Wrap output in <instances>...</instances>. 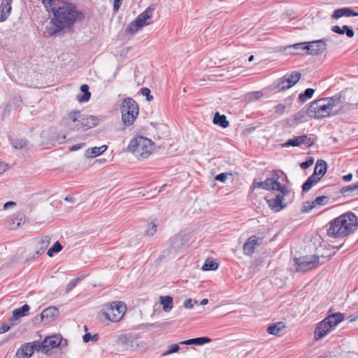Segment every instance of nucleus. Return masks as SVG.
<instances>
[{
	"mask_svg": "<svg viewBox=\"0 0 358 358\" xmlns=\"http://www.w3.org/2000/svg\"><path fill=\"white\" fill-rule=\"evenodd\" d=\"M185 244V236L178 234L173 236L169 240L170 252H177L182 250Z\"/></svg>",
	"mask_w": 358,
	"mask_h": 358,
	"instance_id": "16",
	"label": "nucleus"
},
{
	"mask_svg": "<svg viewBox=\"0 0 358 358\" xmlns=\"http://www.w3.org/2000/svg\"><path fill=\"white\" fill-rule=\"evenodd\" d=\"M286 191L284 192H280L275 196L273 199H268L266 197V200L268 206L275 211H280L281 209L285 208V205L282 204V201L284 200V196L286 195Z\"/></svg>",
	"mask_w": 358,
	"mask_h": 358,
	"instance_id": "17",
	"label": "nucleus"
},
{
	"mask_svg": "<svg viewBox=\"0 0 358 358\" xmlns=\"http://www.w3.org/2000/svg\"><path fill=\"white\" fill-rule=\"evenodd\" d=\"M345 102V97L341 94L332 97L320 99L312 103L308 113L317 119H321L339 113Z\"/></svg>",
	"mask_w": 358,
	"mask_h": 358,
	"instance_id": "1",
	"label": "nucleus"
},
{
	"mask_svg": "<svg viewBox=\"0 0 358 358\" xmlns=\"http://www.w3.org/2000/svg\"><path fill=\"white\" fill-rule=\"evenodd\" d=\"M325 50V46H283L280 52L285 55H317Z\"/></svg>",
	"mask_w": 358,
	"mask_h": 358,
	"instance_id": "8",
	"label": "nucleus"
},
{
	"mask_svg": "<svg viewBox=\"0 0 358 358\" xmlns=\"http://www.w3.org/2000/svg\"><path fill=\"white\" fill-rule=\"evenodd\" d=\"M122 3V0H114L113 9L115 11H117Z\"/></svg>",
	"mask_w": 358,
	"mask_h": 358,
	"instance_id": "54",
	"label": "nucleus"
},
{
	"mask_svg": "<svg viewBox=\"0 0 358 358\" xmlns=\"http://www.w3.org/2000/svg\"><path fill=\"white\" fill-rule=\"evenodd\" d=\"M301 73L298 71H293L285 74L278 81L277 88L278 91H285L294 86L301 78Z\"/></svg>",
	"mask_w": 358,
	"mask_h": 358,
	"instance_id": "12",
	"label": "nucleus"
},
{
	"mask_svg": "<svg viewBox=\"0 0 358 358\" xmlns=\"http://www.w3.org/2000/svg\"><path fill=\"white\" fill-rule=\"evenodd\" d=\"M296 269L306 272L319 266V257L315 255L300 257L295 259Z\"/></svg>",
	"mask_w": 358,
	"mask_h": 358,
	"instance_id": "11",
	"label": "nucleus"
},
{
	"mask_svg": "<svg viewBox=\"0 0 358 358\" xmlns=\"http://www.w3.org/2000/svg\"><path fill=\"white\" fill-rule=\"evenodd\" d=\"M99 119L95 116L90 115V116H84L83 115L81 119L80 126L78 125L77 127H73V129H76L77 130H83L86 131L89 129H91L94 127H96L99 124Z\"/></svg>",
	"mask_w": 358,
	"mask_h": 358,
	"instance_id": "15",
	"label": "nucleus"
},
{
	"mask_svg": "<svg viewBox=\"0 0 358 358\" xmlns=\"http://www.w3.org/2000/svg\"><path fill=\"white\" fill-rule=\"evenodd\" d=\"M343 180L346 182H349L352 180V173H349V174H347L345 176H344L343 177Z\"/></svg>",
	"mask_w": 358,
	"mask_h": 358,
	"instance_id": "59",
	"label": "nucleus"
},
{
	"mask_svg": "<svg viewBox=\"0 0 358 358\" xmlns=\"http://www.w3.org/2000/svg\"><path fill=\"white\" fill-rule=\"evenodd\" d=\"M129 51V48L126 46H115L112 52L117 58L124 59Z\"/></svg>",
	"mask_w": 358,
	"mask_h": 358,
	"instance_id": "33",
	"label": "nucleus"
},
{
	"mask_svg": "<svg viewBox=\"0 0 358 358\" xmlns=\"http://www.w3.org/2000/svg\"><path fill=\"white\" fill-rule=\"evenodd\" d=\"M262 242V238L257 236H252L248 238L243 245L244 255L251 256L254 253L256 247L260 245Z\"/></svg>",
	"mask_w": 358,
	"mask_h": 358,
	"instance_id": "13",
	"label": "nucleus"
},
{
	"mask_svg": "<svg viewBox=\"0 0 358 358\" xmlns=\"http://www.w3.org/2000/svg\"><path fill=\"white\" fill-rule=\"evenodd\" d=\"M179 350H180V347H179L178 344H172L169 346V349L167 351H166L162 354V356L165 357L169 355L176 353V352H178Z\"/></svg>",
	"mask_w": 358,
	"mask_h": 358,
	"instance_id": "41",
	"label": "nucleus"
},
{
	"mask_svg": "<svg viewBox=\"0 0 358 358\" xmlns=\"http://www.w3.org/2000/svg\"><path fill=\"white\" fill-rule=\"evenodd\" d=\"M356 17L358 16V13L352 10L350 8L344 7L336 9L334 11L331 17L334 19H338L341 17Z\"/></svg>",
	"mask_w": 358,
	"mask_h": 358,
	"instance_id": "21",
	"label": "nucleus"
},
{
	"mask_svg": "<svg viewBox=\"0 0 358 358\" xmlns=\"http://www.w3.org/2000/svg\"><path fill=\"white\" fill-rule=\"evenodd\" d=\"M213 122L215 125H219L222 128H227L229 126V122L224 115H220L216 112L214 115Z\"/></svg>",
	"mask_w": 358,
	"mask_h": 358,
	"instance_id": "29",
	"label": "nucleus"
},
{
	"mask_svg": "<svg viewBox=\"0 0 358 358\" xmlns=\"http://www.w3.org/2000/svg\"><path fill=\"white\" fill-rule=\"evenodd\" d=\"M16 219L19 220V222L17 223V226L19 227L22 224H24L23 215H22V214L16 215Z\"/></svg>",
	"mask_w": 358,
	"mask_h": 358,
	"instance_id": "57",
	"label": "nucleus"
},
{
	"mask_svg": "<svg viewBox=\"0 0 358 358\" xmlns=\"http://www.w3.org/2000/svg\"><path fill=\"white\" fill-rule=\"evenodd\" d=\"M315 207V206L313 204V201L312 202L307 201V202L303 203L302 211L307 213V212L310 211Z\"/></svg>",
	"mask_w": 358,
	"mask_h": 358,
	"instance_id": "49",
	"label": "nucleus"
},
{
	"mask_svg": "<svg viewBox=\"0 0 358 358\" xmlns=\"http://www.w3.org/2000/svg\"><path fill=\"white\" fill-rule=\"evenodd\" d=\"M210 341H211V339L208 337H198V338H191L189 340L181 341L180 343V344L202 345L203 344L208 343Z\"/></svg>",
	"mask_w": 358,
	"mask_h": 358,
	"instance_id": "26",
	"label": "nucleus"
},
{
	"mask_svg": "<svg viewBox=\"0 0 358 358\" xmlns=\"http://www.w3.org/2000/svg\"><path fill=\"white\" fill-rule=\"evenodd\" d=\"M315 90L312 88H307L303 93H301L299 96V99L301 102H305L308 99L313 96Z\"/></svg>",
	"mask_w": 358,
	"mask_h": 358,
	"instance_id": "36",
	"label": "nucleus"
},
{
	"mask_svg": "<svg viewBox=\"0 0 358 358\" xmlns=\"http://www.w3.org/2000/svg\"><path fill=\"white\" fill-rule=\"evenodd\" d=\"M357 227V219L352 213H345L330 222L328 236L334 238L344 237L353 233Z\"/></svg>",
	"mask_w": 358,
	"mask_h": 358,
	"instance_id": "2",
	"label": "nucleus"
},
{
	"mask_svg": "<svg viewBox=\"0 0 358 358\" xmlns=\"http://www.w3.org/2000/svg\"><path fill=\"white\" fill-rule=\"evenodd\" d=\"M85 145V143L74 145L69 148V151H71V152L76 151V150L83 148Z\"/></svg>",
	"mask_w": 358,
	"mask_h": 358,
	"instance_id": "53",
	"label": "nucleus"
},
{
	"mask_svg": "<svg viewBox=\"0 0 358 358\" xmlns=\"http://www.w3.org/2000/svg\"><path fill=\"white\" fill-rule=\"evenodd\" d=\"M15 203L13 202V201H8L6 202L4 205H3V208L4 209H6L8 208V206H15Z\"/></svg>",
	"mask_w": 358,
	"mask_h": 358,
	"instance_id": "60",
	"label": "nucleus"
},
{
	"mask_svg": "<svg viewBox=\"0 0 358 358\" xmlns=\"http://www.w3.org/2000/svg\"><path fill=\"white\" fill-rule=\"evenodd\" d=\"M229 176H231V174L228 173H222L217 175L215 178L216 180L224 182Z\"/></svg>",
	"mask_w": 358,
	"mask_h": 358,
	"instance_id": "50",
	"label": "nucleus"
},
{
	"mask_svg": "<svg viewBox=\"0 0 358 358\" xmlns=\"http://www.w3.org/2000/svg\"><path fill=\"white\" fill-rule=\"evenodd\" d=\"M10 329V326L8 323H5V324H2L1 327H0V334H4V333L8 331Z\"/></svg>",
	"mask_w": 358,
	"mask_h": 358,
	"instance_id": "51",
	"label": "nucleus"
},
{
	"mask_svg": "<svg viewBox=\"0 0 358 358\" xmlns=\"http://www.w3.org/2000/svg\"><path fill=\"white\" fill-rule=\"evenodd\" d=\"M107 148L108 146L106 145H101L100 147H94L92 148H89L85 151V156L87 158L96 157L103 153L107 150Z\"/></svg>",
	"mask_w": 358,
	"mask_h": 358,
	"instance_id": "24",
	"label": "nucleus"
},
{
	"mask_svg": "<svg viewBox=\"0 0 358 358\" xmlns=\"http://www.w3.org/2000/svg\"><path fill=\"white\" fill-rule=\"evenodd\" d=\"M83 115L79 111H71L69 113L67 118L72 122H80Z\"/></svg>",
	"mask_w": 358,
	"mask_h": 358,
	"instance_id": "37",
	"label": "nucleus"
},
{
	"mask_svg": "<svg viewBox=\"0 0 358 358\" xmlns=\"http://www.w3.org/2000/svg\"><path fill=\"white\" fill-rule=\"evenodd\" d=\"M279 176L278 174H275L271 178H266L263 182H256L252 183V188H262L268 191H278L280 192H284L286 190V187L281 185L278 181Z\"/></svg>",
	"mask_w": 358,
	"mask_h": 358,
	"instance_id": "10",
	"label": "nucleus"
},
{
	"mask_svg": "<svg viewBox=\"0 0 358 358\" xmlns=\"http://www.w3.org/2000/svg\"><path fill=\"white\" fill-rule=\"evenodd\" d=\"M275 112L278 113H282L283 111L285 110V106L283 105V104H278L275 107Z\"/></svg>",
	"mask_w": 358,
	"mask_h": 358,
	"instance_id": "55",
	"label": "nucleus"
},
{
	"mask_svg": "<svg viewBox=\"0 0 358 358\" xmlns=\"http://www.w3.org/2000/svg\"><path fill=\"white\" fill-rule=\"evenodd\" d=\"M63 247L59 241H56L52 247L48 250V255L52 257L54 252H59L62 250Z\"/></svg>",
	"mask_w": 358,
	"mask_h": 358,
	"instance_id": "40",
	"label": "nucleus"
},
{
	"mask_svg": "<svg viewBox=\"0 0 358 358\" xmlns=\"http://www.w3.org/2000/svg\"><path fill=\"white\" fill-rule=\"evenodd\" d=\"M314 184L315 183L312 181V180L308 178L306 181L302 185L303 192H307Z\"/></svg>",
	"mask_w": 358,
	"mask_h": 358,
	"instance_id": "46",
	"label": "nucleus"
},
{
	"mask_svg": "<svg viewBox=\"0 0 358 358\" xmlns=\"http://www.w3.org/2000/svg\"><path fill=\"white\" fill-rule=\"evenodd\" d=\"M12 0H0V22H5L12 10Z\"/></svg>",
	"mask_w": 358,
	"mask_h": 358,
	"instance_id": "19",
	"label": "nucleus"
},
{
	"mask_svg": "<svg viewBox=\"0 0 358 358\" xmlns=\"http://www.w3.org/2000/svg\"><path fill=\"white\" fill-rule=\"evenodd\" d=\"M98 335L97 334H94L93 336H92V338H91V340H92L93 341H98Z\"/></svg>",
	"mask_w": 358,
	"mask_h": 358,
	"instance_id": "63",
	"label": "nucleus"
},
{
	"mask_svg": "<svg viewBox=\"0 0 358 358\" xmlns=\"http://www.w3.org/2000/svg\"><path fill=\"white\" fill-rule=\"evenodd\" d=\"M127 306L122 301H113L104 308L102 315L106 319L113 322H119L124 316Z\"/></svg>",
	"mask_w": 358,
	"mask_h": 358,
	"instance_id": "7",
	"label": "nucleus"
},
{
	"mask_svg": "<svg viewBox=\"0 0 358 358\" xmlns=\"http://www.w3.org/2000/svg\"><path fill=\"white\" fill-rule=\"evenodd\" d=\"M327 163L323 159H318L314 169L315 175L322 178L327 172Z\"/></svg>",
	"mask_w": 358,
	"mask_h": 358,
	"instance_id": "28",
	"label": "nucleus"
},
{
	"mask_svg": "<svg viewBox=\"0 0 358 358\" xmlns=\"http://www.w3.org/2000/svg\"><path fill=\"white\" fill-rule=\"evenodd\" d=\"M9 141L10 142L13 148L16 150H22L27 148L28 145V141L25 138H14L10 137Z\"/></svg>",
	"mask_w": 358,
	"mask_h": 358,
	"instance_id": "30",
	"label": "nucleus"
},
{
	"mask_svg": "<svg viewBox=\"0 0 358 358\" xmlns=\"http://www.w3.org/2000/svg\"><path fill=\"white\" fill-rule=\"evenodd\" d=\"M218 266L219 265L217 262L208 259L202 266V269L203 271H215L218 268Z\"/></svg>",
	"mask_w": 358,
	"mask_h": 358,
	"instance_id": "35",
	"label": "nucleus"
},
{
	"mask_svg": "<svg viewBox=\"0 0 358 358\" xmlns=\"http://www.w3.org/2000/svg\"><path fill=\"white\" fill-rule=\"evenodd\" d=\"M314 163V159L313 157H310L306 161L302 162L300 164V166L303 169H306L309 168L310 166H312Z\"/></svg>",
	"mask_w": 358,
	"mask_h": 358,
	"instance_id": "48",
	"label": "nucleus"
},
{
	"mask_svg": "<svg viewBox=\"0 0 358 358\" xmlns=\"http://www.w3.org/2000/svg\"><path fill=\"white\" fill-rule=\"evenodd\" d=\"M33 354V347L31 345V343H27L22 345L17 350L15 357L16 358H29Z\"/></svg>",
	"mask_w": 358,
	"mask_h": 358,
	"instance_id": "22",
	"label": "nucleus"
},
{
	"mask_svg": "<svg viewBox=\"0 0 358 358\" xmlns=\"http://www.w3.org/2000/svg\"><path fill=\"white\" fill-rule=\"evenodd\" d=\"M155 10V6L151 5L148 8L145 9L142 13H141L134 21H133L127 28V31L129 33H135L140 28L145 25H148L150 24L148 22L150 20L153 14V12Z\"/></svg>",
	"mask_w": 358,
	"mask_h": 358,
	"instance_id": "9",
	"label": "nucleus"
},
{
	"mask_svg": "<svg viewBox=\"0 0 358 358\" xmlns=\"http://www.w3.org/2000/svg\"><path fill=\"white\" fill-rule=\"evenodd\" d=\"M328 42H331V41L330 40L329 38H322V39H320V40H315V41H313L299 42V43H294V45H313V44H315V43H317V44L323 43V44L325 45L326 43H328Z\"/></svg>",
	"mask_w": 358,
	"mask_h": 358,
	"instance_id": "38",
	"label": "nucleus"
},
{
	"mask_svg": "<svg viewBox=\"0 0 358 358\" xmlns=\"http://www.w3.org/2000/svg\"><path fill=\"white\" fill-rule=\"evenodd\" d=\"M64 200L66 201H69V202H73L74 201V199L73 197L71 196H67L64 198Z\"/></svg>",
	"mask_w": 358,
	"mask_h": 358,
	"instance_id": "61",
	"label": "nucleus"
},
{
	"mask_svg": "<svg viewBox=\"0 0 358 358\" xmlns=\"http://www.w3.org/2000/svg\"><path fill=\"white\" fill-rule=\"evenodd\" d=\"M344 320V316L341 313H332L319 322L314 332L316 341L324 338L328 332L333 329L338 323Z\"/></svg>",
	"mask_w": 358,
	"mask_h": 358,
	"instance_id": "4",
	"label": "nucleus"
},
{
	"mask_svg": "<svg viewBox=\"0 0 358 358\" xmlns=\"http://www.w3.org/2000/svg\"><path fill=\"white\" fill-rule=\"evenodd\" d=\"M116 343L121 352L145 350L146 348V343L138 340V334H121L117 337Z\"/></svg>",
	"mask_w": 358,
	"mask_h": 358,
	"instance_id": "5",
	"label": "nucleus"
},
{
	"mask_svg": "<svg viewBox=\"0 0 358 358\" xmlns=\"http://www.w3.org/2000/svg\"><path fill=\"white\" fill-rule=\"evenodd\" d=\"M157 224L153 222L148 224L145 234L149 236H152L157 231Z\"/></svg>",
	"mask_w": 358,
	"mask_h": 358,
	"instance_id": "42",
	"label": "nucleus"
},
{
	"mask_svg": "<svg viewBox=\"0 0 358 358\" xmlns=\"http://www.w3.org/2000/svg\"><path fill=\"white\" fill-rule=\"evenodd\" d=\"M159 302L164 312H169L173 308V298L170 296H160Z\"/></svg>",
	"mask_w": 358,
	"mask_h": 358,
	"instance_id": "31",
	"label": "nucleus"
},
{
	"mask_svg": "<svg viewBox=\"0 0 358 358\" xmlns=\"http://www.w3.org/2000/svg\"><path fill=\"white\" fill-rule=\"evenodd\" d=\"M127 150L138 159L148 158L154 150V143L144 136H138L131 140Z\"/></svg>",
	"mask_w": 358,
	"mask_h": 358,
	"instance_id": "3",
	"label": "nucleus"
},
{
	"mask_svg": "<svg viewBox=\"0 0 358 358\" xmlns=\"http://www.w3.org/2000/svg\"><path fill=\"white\" fill-rule=\"evenodd\" d=\"M91 338H92V336L90 333H87L85 334L84 336H83V341L85 343H87L90 341V340H91Z\"/></svg>",
	"mask_w": 358,
	"mask_h": 358,
	"instance_id": "58",
	"label": "nucleus"
},
{
	"mask_svg": "<svg viewBox=\"0 0 358 358\" xmlns=\"http://www.w3.org/2000/svg\"><path fill=\"white\" fill-rule=\"evenodd\" d=\"M141 91L142 95L146 96L147 101H150L152 100L153 96L152 95H150V90L149 88L143 87V88H141Z\"/></svg>",
	"mask_w": 358,
	"mask_h": 358,
	"instance_id": "47",
	"label": "nucleus"
},
{
	"mask_svg": "<svg viewBox=\"0 0 358 358\" xmlns=\"http://www.w3.org/2000/svg\"><path fill=\"white\" fill-rule=\"evenodd\" d=\"M208 303V300L207 299H203L201 300L200 304L202 306L206 305Z\"/></svg>",
	"mask_w": 358,
	"mask_h": 358,
	"instance_id": "62",
	"label": "nucleus"
},
{
	"mask_svg": "<svg viewBox=\"0 0 358 358\" xmlns=\"http://www.w3.org/2000/svg\"><path fill=\"white\" fill-rule=\"evenodd\" d=\"M314 142L311 138L308 137L307 135H302L299 136H296L294 138L289 139L287 142L282 144V147H289V146H300L302 144L307 145L308 147H311L313 145Z\"/></svg>",
	"mask_w": 358,
	"mask_h": 358,
	"instance_id": "14",
	"label": "nucleus"
},
{
	"mask_svg": "<svg viewBox=\"0 0 358 358\" xmlns=\"http://www.w3.org/2000/svg\"><path fill=\"white\" fill-rule=\"evenodd\" d=\"M82 279V278H75V279H73L67 285H66V293H69L78 284V282L79 281H80V280Z\"/></svg>",
	"mask_w": 358,
	"mask_h": 358,
	"instance_id": "43",
	"label": "nucleus"
},
{
	"mask_svg": "<svg viewBox=\"0 0 358 358\" xmlns=\"http://www.w3.org/2000/svg\"><path fill=\"white\" fill-rule=\"evenodd\" d=\"M253 59H254V55H251V56H250V57H249V58H248V61H249L250 62H252V61H253Z\"/></svg>",
	"mask_w": 358,
	"mask_h": 358,
	"instance_id": "64",
	"label": "nucleus"
},
{
	"mask_svg": "<svg viewBox=\"0 0 358 358\" xmlns=\"http://www.w3.org/2000/svg\"><path fill=\"white\" fill-rule=\"evenodd\" d=\"M184 307L185 308H189V309H191L194 307V304L192 303V300L189 299H186L185 301H184V304H183Z\"/></svg>",
	"mask_w": 358,
	"mask_h": 358,
	"instance_id": "52",
	"label": "nucleus"
},
{
	"mask_svg": "<svg viewBox=\"0 0 358 358\" xmlns=\"http://www.w3.org/2000/svg\"><path fill=\"white\" fill-rule=\"evenodd\" d=\"M50 238L48 236H44L35 240V253L36 257L44 253L50 243Z\"/></svg>",
	"mask_w": 358,
	"mask_h": 358,
	"instance_id": "18",
	"label": "nucleus"
},
{
	"mask_svg": "<svg viewBox=\"0 0 358 358\" xmlns=\"http://www.w3.org/2000/svg\"><path fill=\"white\" fill-rule=\"evenodd\" d=\"M62 341V337L57 335L46 337L43 340V343L46 347L45 354H47L50 350L55 348L61 345Z\"/></svg>",
	"mask_w": 358,
	"mask_h": 358,
	"instance_id": "20",
	"label": "nucleus"
},
{
	"mask_svg": "<svg viewBox=\"0 0 358 358\" xmlns=\"http://www.w3.org/2000/svg\"><path fill=\"white\" fill-rule=\"evenodd\" d=\"M80 91L83 93V94H78L76 96V99L79 102H86L89 101L91 96V93L89 91V86L86 84L82 85L80 87Z\"/></svg>",
	"mask_w": 358,
	"mask_h": 358,
	"instance_id": "32",
	"label": "nucleus"
},
{
	"mask_svg": "<svg viewBox=\"0 0 358 358\" xmlns=\"http://www.w3.org/2000/svg\"><path fill=\"white\" fill-rule=\"evenodd\" d=\"M122 120L124 125L129 126L134 123L138 114V106L131 98L124 99L121 106Z\"/></svg>",
	"mask_w": 358,
	"mask_h": 358,
	"instance_id": "6",
	"label": "nucleus"
},
{
	"mask_svg": "<svg viewBox=\"0 0 358 358\" xmlns=\"http://www.w3.org/2000/svg\"><path fill=\"white\" fill-rule=\"evenodd\" d=\"M29 309L30 307L27 304H24L20 308L15 309L13 312L12 317L10 318V320H16L22 317L26 316L28 314Z\"/></svg>",
	"mask_w": 358,
	"mask_h": 358,
	"instance_id": "25",
	"label": "nucleus"
},
{
	"mask_svg": "<svg viewBox=\"0 0 358 358\" xmlns=\"http://www.w3.org/2000/svg\"><path fill=\"white\" fill-rule=\"evenodd\" d=\"M285 327L282 322H276L270 325L266 331L269 334L277 336Z\"/></svg>",
	"mask_w": 358,
	"mask_h": 358,
	"instance_id": "34",
	"label": "nucleus"
},
{
	"mask_svg": "<svg viewBox=\"0 0 358 358\" xmlns=\"http://www.w3.org/2000/svg\"><path fill=\"white\" fill-rule=\"evenodd\" d=\"M331 31L338 34H345L349 38L353 37L355 34L352 29L347 25H344L342 27L337 25L333 26L331 27Z\"/></svg>",
	"mask_w": 358,
	"mask_h": 358,
	"instance_id": "27",
	"label": "nucleus"
},
{
	"mask_svg": "<svg viewBox=\"0 0 358 358\" xmlns=\"http://www.w3.org/2000/svg\"><path fill=\"white\" fill-rule=\"evenodd\" d=\"M348 192H350L352 193L355 192V194H358V182L352 185L348 186L342 189L343 193H347Z\"/></svg>",
	"mask_w": 358,
	"mask_h": 358,
	"instance_id": "44",
	"label": "nucleus"
},
{
	"mask_svg": "<svg viewBox=\"0 0 358 358\" xmlns=\"http://www.w3.org/2000/svg\"><path fill=\"white\" fill-rule=\"evenodd\" d=\"M59 315V310L57 308L50 306L42 311L40 314L41 320H46L49 322L50 320L57 317Z\"/></svg>",
	"mask_w": 358,
	"mask_h": 358,
	"instance_id": "23",
	"label": "nucleus"
},
{
	"mask_svg": "<svg viewBox=\"0 0 358 358\" xmlns=\"http://www.w3.org/2000/svg\"><path fill=\"white\" fill-rule=\"evenodd\" d=\"M31 343V345L33 347V351L34 352L35 350L36 352H42L43 353L45 354V350H46V347H45V345L44 344L43 341L42 343H39V342H37V341H34V342H32V343Z\"/></svg>",
	"mask_w": 358,
	"mask_h": 358,
	"instance_id": "39",
	"label": "nucleus"
},
{
	"mask_svg": "<svg viewBox=\"0 0 358 358\" xmlns=\"http://www.w3.org/2000/svg\"><path fill=\"white\" fill-rule=\"evenodd\" d=\"M308 178H310V180H312V181L315 184V183H317L318 181H320V180L322 178H321V177H320L319 176L315 175V173H313V174H312L310 177H308Z\"/></svg>",
	"mask_w": 358,
	"mask_h": 358,
	"instance_id": "56",
	"label": "nucleus"
},
{
	"mask_svg": "<svg viewBox=\"0 0 358 358\" xmlns=\"http://www.w3.org/2000/svg\"><path fill=\"white\" fill-rule=\"evenodd\" d=\"M328 198L325 196H317L313 202L315 206H323L327 203Z\"/></svg>",
	"mask_w": 358,
	"mask_h": 358,
	"instance_id": "45",
	"label": "nucleus"
}]
</instances>
